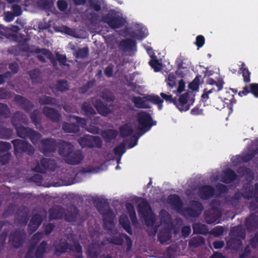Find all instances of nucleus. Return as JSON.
<instances>
[{"instance_id":"obj_34","label":"nucleus","mask_w":258,"mask_h":258,"mask_svg":"<svg viewBox=\"0 0 258 258\" xmlns=\"http://www.w3.org/2000/svg\"><path fill=\"white\" fill-rule=\"evenodd\" d=\"M118 135L117 131L112 129H108L102 132L101 136L104 140L107 142H109L111 140L115 139Z\"/></svg>"},{"instance_id":"obj_3","label":"nucleus","mask_w":258,"mask_h":258,"mask_svg":"<svg viewBox=\"0 0 258 258\" xmlns=\"http://www.w3.org/2000/svg\"><path fill=\"white\" fill-rule=\"evenodd\" d=\"M12 143L14 146L15 154L17 156L23 153L31 156L34 153V147L27 141L17 139L12 140Z\"/></svg>"},{"instance_id":"obj_33","label":"nucleus","mask_w":258,"mask_h":258,"mask_svg":"<svg viewBox=\"0 0 258 258\" xmlns=\"http://www.w3.org/2000/svg\"><path fill=\"white\" fill-rule=\"evenodd\" d=\"M62 128L65 133H78L80 132V126L76 123H70L63 122L62 125Z\"/></svg>"},{"instance_id":"obj_15","label":"nucleus","mask_w":258,"mask_h":258,"mask_svg":"<svg viewBox=\"0 0 258 258\" xmlns=\"http://www.w3.org/2000/svg\"><path fill=\"white\" fill-rule=\"evenodd\" d=\"M42 112L44 115L53 122H58L60 119V115L58 111L53 108L44 106Z\"/></svg>"},{"instance_id":"obj_22","label":"nucleus","mask_w":258,"mask_h":258,"mask_svg":"<svg viewBox=\"0 0 258 258\" xmlns=\"http://www.w3.org/2000/svg\"><path fill=\"white\" fill-rule=\"evenodd\" d=\"M53 254L56 256H59L62 254L67 252L69 248V243L66 241L60 240L58 243L54 245Z\"/></svg>"},{"instance_id":"obj_47","label":"nucleus","mask_w":258,"mask_h":258,"mask_svg":"<svg viewBox=\"0 0 258 258\" xmlns=\"http://www.w3.org/2000/svg\"><path fill=\"white\" fill-rule=\"evenodd\" d=\"M41 137V135L40 133H39L37 131L34 130L32 128H31V130L29 134V137H28V138L30 139L31 142L33 144H37Z\"/></svg>"},{"instance_id":"obj_2","label":"nucleus","mask_w":258,"mask_h":258,"mask_svg":"<svg viewBox=\"0 0 258 258\" xmlns=\"http://www.w3.org/2000/svg\"><path fill=\"white\" fill-rule=\"evenodd\" d=\"M137 119L139 124L138 130L143 132V134L148 132L151 128L156 125L151 115L146 111H142L137 113Z\"/></svg>"},{"instance_id":"obj_29","label":"nucleus","mask_w":258,"mask_h":258,"mask_svg":"<svg viewBox=\"0 0 258 258\" xmlns=\"http://www.w3.org/2000/svg\"><path fill=\"white\" fill-rule=\"evenodd\" d=\"M48 243L45 240L42 241L37 247L34 255L36 258H43L47 252Z\"/></svg>"},{"instance_id":"obj_31","label":"nucleus","mask_w":258,"mask_h":258,"mask_svg":"<svg viewBox=\"0 0 258 258\" xmlns=\"http://www.w3.org/2000/svg\"><path fill=\"white\" fill-rule=\"evenodd\" d=\"M22 52L38 54L42 52V48H40L34 45L30 46L28 44L21 43Z\"/></svg>"},{"instance_id":"obj_37","label":"nucleus","mask_w":258,"mask_h":258,"mask_svg":"<svg viewBox=\"0 0 258 258\" xmlns=\"http://www.w3.org/2000/svg\"><path fill=\"white\" fill-rule=\"evenodd\" d=\"M192 229L194 233L196 234L207 235L209 233L207 226L201 223H196L192 225Z\"/></svg>"},{"instance_id":"obj_13","label":"nucleus","mask_w":258,"mask_h":258,"mask_svg":"<svg viewBox=\"0 0 258 258\" xmlns=\"http://www.w3.org/2000/svg\"><path fill=\"white\" fill-rule=\"evenodd\" d=\"M49 220L61 219L65 214V209L60 206L55 205L49 209Z\"/></svg>"},{"instance_id":"obj_10","label":"nucleus","mask_w":258,"mask_h":258,"mask_svg":"<svg viewBox=\"0 0 258 258\" xmlns=\"http://www.w3.org/2000/svg\"><path fill=\"white\" fill-rule=\"evenodd\" d=\"M144 218L145 224L147 226H150L151 230H148L149 234L150 235H155L157 232L159 224H155L156 221V216L153 211L150 212V214H144L142 215Z\"/></svg>"},{"instance_id":"obj_19","label":"nucleus","mask_w":258,"mask_h":258,"mask_svg":"<svg viewBox=\"0 0 258 258\" xmlns=\"http://www.w3.org/2000/svg\"><path fill=\"white\" fill-rule=\"evenodd\" d=\"M204 220L209 224L215 223L220 218L221 214L219 212L213 210H209L205 211L204 214Z\"/></svg>"},{"instance_id":"obj_53","label":"nucleus","mask_w":258,"mask_h":258,"mask_svg":"<svg viewBox=\"0 0 258 258\" xmlns=\"http://www.w3.org/2000/svg\"><path fill=\"white\" fill-rule=\"evenodd\" d=\"M225 102L228 107L231 106L234 103H236V100L234 98V95L231 94L229 92L226 93V97L222 98Z\"/></svg>"},{"instance_id":"obj_51","label":"nucleus","mask_w":258,"mask_h":258,"mask_svg":"<svg viewBox=\"0 0 258 258\" xmlns=\"http://www.w3.org/2000/svg\"><path fill=\"white\" fill-rule=\"evenodd\" d=\"M10 113V109L8 106L6 104L0 103V117L7 118L9 117Z\"/></svg>"},{"instance_id":"obj_17","label":"nucleus","mask_w":258,"mask_h":258,"mask_svg":"<svg viewBox=\"0 0 258 258\" xmlns=\"http://www.w3.org/2000/svg\"><path fill=\"white\" fill-rule=\"evenodd\" d=\"M249 93H251L255 98H258V83H251L249 86L245 85L242 91L238 93L240 97L246 96Z\"/></svg>"},{"instance_id":"obj_11","label":"nucleus","mask_w":258,"mask_h":258,"mask_svg":"<svg viewBox=\"0 0 258 258\" xmlns=\"http://www.w3.org/2000/svg\"><path fill=\"white\" fill-rule=\"evenodd\" d=\"M215 194V188L210 185H203L198 188V195L202 200H209Z\"/></svg>"},{"instance_id":"obj_23","label":"nucleus","mask_w":258,"mask_h":258,"mask_svg":"<svg viewBox=\"0 0 258 258\" xmlns=\"http://www.w3.org/2000/svg\"><path fill=\"white\" fill-rule=\"evenodd\" d=\"M42 221V217L40 214H36L33 215L28 224V230L31 233L35 232L41 224Z\"/></svg>"},{"instance_id":"obj_1","label":"nucleus","mask_w":258,"mask_h":258,"mask_svg":"<svg viewBox=\"0 0 258 258\" xmlns=\"http://www.w3.org/2000/svg\"><path fill=\"white\" fill-rule=\"evenodd\" d=\"M58 152L63 157L65 162L70 165H78L84 159L83 153L80 150H75L71 143L61 140L58 142Z\"/></svg>"},{"instance_id":"obj_55","label":"nucleus","mask_w":258,"mask_h":258,"mask_svg":"<svg viewBox=\"0 0 258 258\" xmlns=\"http://www.w3.org/2000/svg\"><path fill=\"white\" fill-rule=\"evenodd\" d=\"M224 229L222 226H217L213 228L209 232L210 234L215 237H219L224 233Z\"/></svg>"},{"instance_id":"obj_41","label":"nucleus","mask_w":258,"mask_h":258,"mask_svg":"<svg viewBox=\"0 0 258 258\" xmlns=\"http://www.w3.org/2000/svg\"><path fill=\"white\" fill-rule=\"evenodd\" d=\"M120 136L122 138L130 136L134 132L133 128L127 123L121 125L119 127Z\"/></svg>"},{"instance_id":"obj_6","label":"nucleus","mask_w":258,"mask_h":258,"mask_svg":"<svg viewBox=\"0 0 258 258\" xmlns=\"http://www.w3.org/2000/svg\"><path fill=\"white\" fill-rule=\"evenodd\" d=\"M203 209L204 208L201 203L197 201H194L191 203V207L183 208L180 214L186 218H196L201 215Z\"/></svg>"},{"instance_id":"obj_27","label":"nucleus","mask_w":258,"mask_h":258,"mask_svg":"<svg viewBox=\"0 0 258 258\" xmlns=\"http://www.w3.org/2000/svg\"><path fill=\"white\" fill-rule=\"evenodd\" d=\"M28 74L33 84L42 83V73L38 69H34L28 72Z\"/></svg>"},{"instance_id":"obj_12","label":"nucleus","mask_w":258,"mask_h":258,"mask_svg":"<svg viewBox=\"0 0 258 258\" xmlns=\"http://www.w3.org/2000/svg\"><path fill=\"white\" fill-rule=\"evenodd\" d=\"M168 203L179 213L183 209V203L179 196L176 194L170 195L168 196Z\"/></svg>"},{"instance_id":"obj_60","label":"nucleus","mask_w":258,"mask_h":258,"mask_svg":"<svg viewBox=\"0 0 258 258\" xmlns=\"http://www.w3.org/2000/svg\"><path fill=\"white\" fill-rule=\"evenodd\" d=\"M69 249L73 252H75L77 253H83L82 247L79 242H74V244L70 245L69 244Z\"/></svg>"},{"instance_id":"obj_63","label":"nucleus","mask_w":258,"mask_h":258,"mask_svg":"<svg viewBox=\"0 0 258 258\" xmlns=\"http://www.w3.org/2000/svg\"><path fill=\"white\" fill-rule=\"evenodd\" d=\"M11 148L12 146L10 143L0 141V153L9 152V151L11 149Z\"/></svg>"},{"instance_id":"obj_62","label":"nucleus","mask_w":258,"mask_h":258,"mask_svg":"<svg viewBox=\"0 0 258 258\" xmlns=\"http://www.w3.org/2000/svg\"><path fill=\"white\" fill-rule=\"evenodd\" d=\"M160 95L162 97V99L164 100L166 102L175 104L176 97L173 98L172 95H168L162 92L160 94Z\"/></svg>"},{"instance_id":"obj_25","label":"nucleus","mask_w":258,"mask_h":258,"mask_svg":"<svg viewBox=\"0 0 258 258\" xmlns=\"http://www.w3.org/2000/svg\"><path fill=\"white\" fill-rule=\"evenodd\" d=\"M147 96L144 97L140 96H134L132 99L133 103L134 104L135 107L138 108H150V106L148 103L147 99Z\"/></svg>"},{"instance_id":"obj_30","label":"nucleus","mask_w":258,"mask_h":258,"mask_svg":"<svg viewBox=\"0 0 258 258\" xmlns=\"http://www.w3.org/2000/svg\"><path fill=\"white\" fill-rule=\"evenodd\" d=\"M95 107L99 113L104 116H106L111 112L109 106L101 101L97 102Z\"/></svg>"},{"instance_id":"obj_54","label":"nucleus","mask_w":258,"mask_h":258,"mask_svg":"<svg viewBox=\"0 0 258 258\" xmlns=\"http://www.w3.org/2000/svg\"><path fill=\"white\" fill-rule=\"evenodd\" d=\"M38 5L44 10H50L53 5V0H39Z\"/></svg>"},{"instance_id":"obj_64","label":"nucleus","mask_w":258,"mask_h":258,"mask_svg":"<svg viewBox=\"0 0 258 258\" xmlns=\"http://www.w3.org/2000/svg\"><path fill=\"white\" fill-rule=\"evenodd\" d=\"M56 57L60 65L63 66H69V64L66 63L67 58L66 55L61 54L57 52L56 53Z\"/></svg>"},{"instance_id":"obj_14","label":"nucleus","mask_w":258,"mask_h":258,"mask_svg":"<svg viewBox=\"0 0 258 258\" xmlns=\"http://www.w3.org/2000/svg\"><path fill=\"white\" fill-rule=\"evenodd\" d=\"M14 101L26 112H29L33 108V104L27 98L19 95H16Z\"/></svg>"},{"instance_id":"obj_57","label":"nucleus","mask_w":258,"mask_h":258,"mask_svg":"<svg viewBox=\"0 0 258 258\" xmlns=\"http://www.w3.org/2000/svg\"><path fill=\"white\" fill-rule=\"evenodd\" d=\"M201 76H197L188 85V87L192 91H196L198 89L200 83Z\"/></svg>"},{"instance_id":"obj_43","label":"nucleus","mask_w":258,"mask_h":258,"mask_svg":"<svg viewBox=\"0 0 258 258\" xmlns=\"http://www.w3.org/2000/svg\"><path fill=\"white\" fill-rule=\"evenodd\" d=\"M146 98L148 101L157 105L159 110H160L162 109L163 100L161 99L159 96L155 95H148Z\"/></svg>"},{"instance_id":"obj_24","label":"nucleus","mask_w":258,"mask_h":258,"mask_svg":"<svg viewBox=\"0 0 258 258\" xmlns=\"http://www.w3.org/2000/svg\"><path fill=\"white\" fill-rule=\"evenodd\" d=\"M237 177L236 173L231 169L228 168L223 171L221 181L223 183L229 184L234 181Z\"/></svg>"},{"instance_id":"obj_32","label":"nucleus","mask_w":258,"mask_h":258,"mask_svg":"<svg viewBox=\"0 0 258 258\" xmlns=\"http://www.w3.org/2000/svg\"><path fill=\"white\" fill-rule=\"evenodd\" d=\"M32 122L35 125L36 128H39L41 126V114L38 109L34 110L30 115Z\"/></svg>"},{"instance_id":"obj_9","label":"nucleus","mask_w":258,"mask_h":258,"mask_svg":"<svg viewBox=\"0 0 258 258\" xmlns=\"http://www.w3.org/2000/svg\"><path fill=\"white\" fill-rule=\"evenodd\" d=\"M100 204V205H97V209L99 213L102 216L104 222L112 223L113 213L109 207V203L107 201H105L103 203L101 202Z\"/></svg>"},{"instance_id":"obj_5","label":"nucleus","mask_w":258,"mask_h":258,"mask_svg":"<svg viewBox=\"0 0 258 258\" xmlns=\"http://www.w3.org/2000/svg\"><path fill=\"white\" fill-rule=\"evenodd\" d=\"M195 101L194 95L192 92H187L180 95L178 100L176 98L175 106L180 111H186Z\"/></svg>"},{"instance_id":"obj_42","label":"nucleus","mask_w":258,"mask_h":258,"mask_svg":"<svg viewBox=\"0 0 258 258\" xmlns=\"http://www.w3.org/2000/svg\"><path fill=\"white\" fill-rule=\"evenodd\" d=\"M171 237L170 231L167 229L161 230L158 235V240L161 243H165L170 239Z\"/></svg>"},{"instance_id":"obj_59","label":"nucleus","mask_w":258,"mask_h":258,"mask_svg":"<svg viewBox=\"0 0 258 258\" xmlns=\"http://www.w3.org/2000/svg\"><path fill=\"white\" fill-rule=\"evenodd\" d=\"M8 52L14 55H20L22 52L21 51V43L15 46H12L8 49Z\"/></svg>"},{"instance_id":"obj_46","label":"nucleus","mask_w":258,"mask_h":258,"mask_svg":"<svg viewBox=\"0 0 258 258\" xmlns=\"http://www.w3.org/2000/svg\"><path fill=\"white\" fill-rule=\"evenodd\" d=\"M23 114L20 111H16L11 118V122L14 128L21 125Z\"/></svg>"},{"instance_id":"obj_50","label":"nucleus","mask_w":258,"mask_h":258,"mask_svg":"<svg viewBox=\"0 0 258 258\" xmlns=\"http://www.w3.org/2000/svg\"><path fill=\"white\" fill-rule=\"evenodd\" d=\"M89 55V48L88 47H84L79 48L75 52V56L77 58H85Z\"/></svg>"},{"instance_id":"obj_7","label":"nucleus","mask_w":258,"mask_h":258,"mask_svg":"<svg viewBox=\"0 0 258 258\" xmlns=\"http://www.w3.org/2000/svg\"><path fill=\"white\" fill-rule=\"evenodd\" d=\"M102 21L113 29L121 28L124 25L123 19L117 16L114 11H110L103 16L102 17Z\"/></svg>"},{"instance_id":"obj_20","label":"nucleus","mask_w":258,"mask_h":258,"mask_svg":"<svg viewBox=\"0 0 258 258\" xmlns=\"http://www.w3.org/2000/svg\"><path fill=\"white\" fill-rule=\"evenodd\" d=\"M79 215V209L76 206L73 205L69 207L67 212L65 211L64 217L66 221L68 222H76Z\"/></svg>"},{"instance_id":"obj_16","label":"nucleus","mask_w":258,"mask_h":258,"mask_svg":"<svg viewBox=\"0 0 258 258\" xmlns=\"http://www.w3.org/2000/svg\"><path fill=\"white\" fill-rule=\"evenodd\" d=\"M136 46V41L130 38L121 40L118 44V49L123 52H131Z\"/></svg>"},{"instance_id":"obj_21","label":"nucleus","mask_w":258,"mask_h":258,"mask_svg":"<svg viewBox=\"0 0 258 258\" xmlns=\"http://www.w3.org/2000/svg\"><path fill=\"white\" fill-rule=\"evenodd\" d=\"M245 226L248 231L256 230L258 227V217L254 214H250L245 219Z\"/></svg>"},{"instance_id":"obj_8","label":"nucleus","mask_w":258,"mask_h":258,"mask_svg":"<svg viewBox=\"0 0 258 258\" xmlns=\"http://www.w3.org/2000/svg\"><path fill=\"white\" fill-rule=\"evenodd\" d=\"M57 147L58 148V143L52 138H45L41 140L39 145V150L45 156L55 152Z\"/></svg>"},{"instance_id":"obj_4","label":"nucleus","mask_w":258,"mask_h":258,"mask_svg":"<svg viewBox=\"0 0 258 258\" xmlns=\"http://www.w3.org/2000/svg\"><path fill=\"white\" fill-rule=\"evenodd\" d=\"M78 142L82 148H101L102 146V141L100 137L90 135L81 137L78 139Z\"/></svg>"},{"instance_id":"obj_39","label":"nucleus","mask_w":258,"mask_h":258,"mask_svg":"<svg viewBox=\"0 0 258 258\" xmlns=\"http://www.w3.org/2000/svg\"><path fill=\"white\" fill-rule=\"evenodd\" d=\"M68 82L66 80H58L53 87V89L58 92H63L69 90Z\"/></svg>"},{"instance_id":"obj_48","label":"nucleus","mask_w":258,"mask_h":258,"mask_svg":"<svg viewBox=\"0 0 258 258\" xmlns=\"http://www.w3.org/2000/svg\"><path fill=\"white\" fill-rule=\"evenodd\" d=\"M99 247L94 245H90L87 250V258H98Z\"/></svg>"},{"instance_id":"obj_49","label":"nucleus","mask_w":258,"mask_h":258,"mask_svg":"<svg viewBox=\"0 0 258 258\" xmlns=\"http://www.w3.org/2000/svg\"><path fill=\"white\" fill-rule=\"evenodd\" d=\"M43 55L45 56V57L49 59L52 64L53 66L54 67L57 65V59L55 58L53 56V55L51 51H50L49 49L42 48V52H41Z\"/></svg>"},{"instance_id":"obj_35","label":"nucleus","mask_w":258,"mask_h":258,"mask_svg":"<svg viewBox=\"0 0 258 258\" xmlns=\"http://www.w3.org/2000/svg\"><path fill=\"white\" fill-rule=\"evenodd\" d=\"M38 101L41 105L49 104L53 106H56L58 105L59 103V101L55 98L46 95H43L39 97Z\"/></svg>"},{"instance_id":"obj_28","label":"nucleus","mask_w":258,"mask_h":258,"mask_svg":"<svg viewBox=\"0 0 258 258\" xmlns=\"http://www.w3.org/2000/svg\"><path fill=\"white\" fill-rule=\"evenodd\" d=\"M137 210L139 214L142 216L150 214V212L152 211L151 206L145 199H143L141 202L138 204Z\"/></svg>"},{"instance_id":"obj_38","label":"nucleus","mask_w":258,"mask_h":258,"mask_svg":"<svg viewBox=\"0 0 258 258\" xmlns=\"http://www.w3.org/2000/svg\"><path fill=\"white\" fill-rule=\"evenodd\" d=\"M18 137L24 139H28L31 128L25 127L22 124L15 128Z\"/></svg>"},{"instance_id":"obj_56","label":"nucleus","mask_w":258,"mask_h":258,"mask_svg":"<svg viewBox=\"0 0 258 258\" xmlns=\"http://www.w3.org/2000/svg\"><path fill=\"white\" fill-rule=\"evenodd\" d=\"M150 66L154 69L155 72H158L161 70V64L156 58L151 59L149 62Z\"/></svg>"},{"instance_id":"obj_45","label":"nucleus","mask_w":258,"mask_h":258,"mask_svg":"<svg viewBox=\"0 0 258 258\" xmlns=\"http://www.w3.org/2000/svg\"><path fill=\"white\" fill-rule=\"evenodd\" d=\"M205 243V239L202 236L193 237L189 241V245L194 247L202 246Z\"/></svg>"},{"instance_id":"obj_52","label":"nucleus","mask_w":258,"mask_h":258,"mask_svg":"<svg viewBox=\"0 0 258 258\" xmlns=\"http://www.w3.org/2000/svg\"><path fill=\"white\" fill-rule=\"evenodd\" d=\"M95 80L88 81L85 85L79 88V92L81 94H85L95 84Z\"/></svg>"},{"instance_id":"obj_58","label":"nucleus","mask_w":258,"mask_h":258,"mask_svg":"<svg viewBox=\"0 0 258 258\" xmlns=\"http://www.w3.org/2000/svg\"><path fill=\"white\" fill-rule=\"evenodd\" d=\"M113 151L116 155L120 156H122L126 151L125 144L123 143H120L119 145L114 148Z\"/></svg>"},{"instance_id":"obj_61","label":"nucleus","mask_w":258,"mask_h":258,"mask_svg":"<svg viewBox=\"0 0 258 258\" xmlns=\"http://www.w3.org/2000/svg\"><path fill=\"white\" fill-rule=\"evenodd\" d=\"M11 154L10 152L0 153V162L2 165H6L11 159Z\"/></svg>"},{"instance_id":"obj_26","label":"nucleus","mask_w":258,"mask_h":258,"mask_svg":"<svg viewBox=\"0 0 258 258\" xmlns=\"http://www.w3.org/2000/svg\"><path fill=\"white\" fill-rule=\"evenodd\" d=\"M49 159L42 158L40 161V163L35 167L34 171L37 172L44 173L49 168V162H50Z\"/></svg>"},{"instance_id":"obj_44","label":"nucleus","mask_w":258,"mask_h":258,"mask_svg":"<svg viewBox=\"0 0 258 258\" xmlns=\"http://www.w3.org/2000/svg\"><path fill=\"white\" fill-rule=\"evenodd\" d=\"M13 135L12 129L0 126V139L9 140L12 138Z\"/></svg>"},{"instance_id":"obj_36","label":"nucleus","mask_w":258,"mask_h":258,"mask_svg":"<svg viewBox=\"0 0 258 258\" xmlns=\"http://www.w3.org/2000/svg\"><path fill=\"white\" fill-rule=\"evenodd\" d=\"M81 110L84 112V114L87 117L91 118L96 114L95 109L87 102H84L81 106Z\"/></svg>"},{"instance_id":"obj_18","label":"nucleus","mask_w":258,"mask_h":258,"mask_svg":"<svg viewBox=\"0 0 258 258\" xmlns=\"http://www.w3.org/2000/svg\"><path fill=\"white\" fill-rule=\"evenodd\" d=\"M9 242L15 248H19L23 244L22 236L20 231L16 230L11 233Z\"/></svg>"},{"instance_id":"obj_40","label":"nucleus","mask_w":258,"mask_h":258,"mask_svg":"<svg viewBox=\"0 0 258 258\" xmlns=\"http://www.w3.org/2000/svg\"><path fill=\"white\" fill-rule=\"evenodd\" d=\"M119 223L130 235L133 234L130 222L126 215H122L119 219Z\"/></svg>"}]
</instances>
